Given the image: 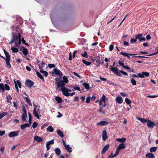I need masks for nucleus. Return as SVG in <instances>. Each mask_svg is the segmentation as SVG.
<instances>
[{
	"label": "nucleus",
	"mask_w": 158,
	"mask_h": 158,
	"mask_svg": "<svg viewBox=\"0 0 158 158\" xmlns=\"http://www.w3.org/2000/svg\"><path fill=\"white\" fill-rule=\"evenodd\" d=\"M54 139H52L50 141H48V142L51 144H53L54 143Z\"/></svg>",
	"instance_id": "nucleus-61"
},
{
	"label": "nucleus",
	"mask_w": 158,
	"mask_h": 158,
	"mask_svg": "<svg viewBox=\"0 0 158 158\" xmlns=\"http://www.w3.org/2000/svg\"><path fill=\"white\" fill-rule=\"evenodd\" d=\"M5 131H1L0 130V135L2 136L5 133Z\"/></svg>",
	"instance_id": "nucleus-57"
},
{
	"label": "nucleus",
	"mask_w": 158,
	"mask_h": 158,
	"mask_svg": "<svg viewBox=\"0 0 158 158\" xmlns=\"http://www.w3.org/2000/svg\"><path fill=\"white\" fill-rule=\"evenodd\" d=\"M86 89H89V84L86 83H84L82 84Z\"/></svg>",
	"instance_id": "nucleus-38"
},
{
	"label": "nucleus",
	"mask_w": 158,
	"mask_h": 158,
	"mask_svg": "<svg viewBox=\"0 0 158 158\" xmlns=\"http://www.w3.org/2000/svg\"><path fill=\"white\" fill-rule=\"evenodd\" d=\"M24 98L26 99V102L28 104L29 106H32V104L31 101L30 99L28 98V97H25Z\"/></svg>",
	"instance_id": "nucleus-29"
},
{
	"label": "nucleus",
	"mask_w": 158,
	"mask_h": 158,
	"mask_svg": "<svg viewBox=\"0 0 158 158\" xmlns=\"http://www.w3.org/2000/svg\"><path fill=\"white\" fill-rule=\"evenodd\" d=\"M34 139L36 141L39 142H41L43 141V139L37 135L35 136Z\"/></svg>",
	"instance_id": "nucleus-22"
},
{
	"label": "nucleus",
	"mask_w": 158,
	"mask_h": 158,
	"mask_svg": "<svg viewBox=\"0 0 158 158\" xmlns=\"http://www.w3.org/2000/svg\"><path fill=\"white\" fill-rule=\"evenodd\" d=\"M55 100L58 103H61L62 100L61 98L59 97H56Z\"/></svg>",
	"instance_id": "nucleus-32"
},
{
	"label": "nucleus",
	"mask_w": 158,
	"mask_h": 158,
	"mask_svg": "<svg viewBox=\"0 0 158 158\" xmlns=\"http://www.w3.org/2000/svg\"><path fill=\"white\" fill-rule=\"evenodd\" d=\"M149 73L146 72H143L141 73H138L139 77L142 78H144L145 77H148L149 76Z\"/></svg>",
	"instance_id": "nucleus-10"
},
{
	"label": "nucleus",
	"mask_w": 158,
	"mask_h": 158,
	"mask_svg": "<svg viewBox=\"0 0 158 158\" xmlns=\"http://www.w3.org/2000/svg\"><path fill=\"white\" fill-rule=\"evenodd\" d=\"M109 146L110 145L109 144L106 145L102 149V153L103 154H104L106 151L109 148Z\"/></svg>",
	"instance_id": "nucleus-19"
},
{
	"label": "nucleus",
	"mask_w": 158,
	"mask_h": 158,
	"mask_svg": "<svg viewBox=\"0 0 158 158\" xmlns=\"http://www.w3.org/2000/svg\"><path fill=\"white\" fill-rule=\"evenodd\" d=\"M4 54L6 56V65L8 68H10L11 67V65L10 63V58L8 52L5 50H4Z\"/></svg>",
	"instance_id": "nucleus-2"
},
{
	"label": "nucleus",
	"mask_w": 158,
	"mask_h": 158,
	"mask_svg": "<svg viewBox=\"0 0 158 158\" xmlns=\"http://www.w3.org/2000/svg\"><path fill=\"white\" fill-rule=\"evenodd\" d=\"M108 122L106 121H101L97 123V125L100 126H103L107 125Z\"/></svg>",
	"instance_id": "nucleus-16"
},
{
	"label": "nucleus",
	"mask_w": 158,
	"mask_h": 158,
	"mask_svg": "<svg viewBox=\"0 0 158 158\" xmlns=\"http://www.w3.org/2000/svg\"><path fill=\"white\" fill-rule=\"evenodd\" d=\"M21 36L20 33H19L18 36H15L14 35V34H13V38L12 39L14 40V42H15V46L16 47H18V41L19 40V39L21 38Z\"/></svg>",
	"instance_id": "nucleus-3"
},
{
	"label": "nucleus",
	"mask_w": 158,
	"mask_h": 158,
	"mask_svg": "<svg viewBox=\"0 0 158 158\" xmlns=\"http://www.w3.org/2000/svg\"><path fill=\"white\" fill-rule=\"evenodd\" d=\"M55 73L56 75H59L60 77L62 76V74L61 72H60V70L58 69H54L53 70L52 73L53 74Z\"/></svg>",
	"instance_id": "nucleus-12"
},
{
	"label": "nucleus",
	"mask_w": 158,
	"mask_h": 158,
	"mask_svg": "<svg viewBox=\"0 0 158 158\" xmlns=\"http://www.w3.org/2000/svg\"><path fill=\"white\" fill-rule=\"evenodd\" d=\"M126 46H128L129 45V43L128 42L125 41L123 43Z\"/></svg>",
	"instance_id": "nucleus-63"
},
{
	"label": "nucleus",
	"mask_w": 158,
	"mask_h": 158,
	"mask_svg": "<svg viewBox=\"0 0 158 158\" xmlns=\"http://www.w3.org/2000/svg\"><path fill=\"white\" fill-rule=\"evenodd\" d=\"M63 81L64 82V83H67L68 82V80L67 77L65 76H64L63 77Z\"/></svg>",
	"instance_id": "nucleus-41"
},
{
	"label": "nucleus",
	"mask_w": 158,
	"mask_h": 158,
	"mask_svg": "<svg viewBox=\"0 0 158 158\" xmlns=\"http://www.w3.org/2000/svg\"><path fill=\"white\" fill-rule=\"evenodd\" d=\"M56 83L58 87H63L65 85V83L63 80H60Z\"/></svg>",
	"instance_id": "nucleus-14"
},
{
	"label": "nucleus",
	"mask_w": 158,
	"mask_h": 158,
	"mask_svg": "<svg viewBox=\"0 0 158 158\" xmlns=\"http://www.w3.org/2000/svg\"><path fill=\"white\" fill-rule=\"evenodd\" d=\"M48 66V67L51 68H55V65L53 64H49Z\"/></svg>",
	"instance_id": "nucleus-55"
},
{
	"label": "nucleus",
	"mask_w": 158,
	"mask_h": 158,
	"mask_svg": "<svg viewBox=\"0 0 158 158\" xmlns=\"http://www.w3.org/2000/svg\"><path fill=\"white\" fill-rule=\"evenodd\" d=\"M148 127L149 128H153L155 125V123L150 120H148L147 122Z\"/></svg>",
	"instance_id": "nucleus-11"
},
{
	"label": "nucleus",
	"mask_w": 158,
	"mask_h": 158,
	"mask_svg": "<svg viewBox=\"0 0 158 158\" xmlns=\"http://www.w3.org/2000/svg\"><path fill=\"white\" fill-rule=\"evenodd\" d=\"M125 102L127 104H129L131 103V101L127 98H126L125 99Z\"/></svg>",
	"instance_id": "nucleus-42"
},
{
	"label": "nucleus",
	"mask_w": 158,
	"mask_h": 158,
	"mask_svg": "<svg viewBox=\"0 0 158 158\" xmlns=\"http://www.w3.org/2000/svg\"><path fill=\"white\" fill-rule=\"evenodd\" d=\"M47 131L49 132H52L53 131V129L52 126H49L47 128Z\"/></svg>",
	"instance_id": "nucleus-37"
},
{
	"label": "nucleus",
	"mask_w": 158,
	"mask_h": 158,
	"mask_svg": "<svg viewBox=\"0 0 158 158\" xmlns=\"http://www.w3.org/2000/svg\"><path fill=\"white\" fill-rule=\"evenodd\" d=\"M114 157V156L113 155H112V153L107 158H113Z\"/></svg>",
	"instance_id": "nucleus-64"
},
{
	"label": "nucleus",
	"mask_w": 158,
	"mask_h": 158,
	"mask_svg": "<svg viewBox=\"0 0 158 158\" xmlns=\"http://www.w3.org/2000/svg\"><path fill=\"white\" fill-rule=\"evenodd\" d=\"M23 113L22 117V119L23 121H24L26 120V118L27 117V111L24 106H23Z\"/></svg>",
	"instance_id": "nucleus-5"
},
{
	"label": "nucleus",
	"mask_w": 158,
	"mask_h": 158,
	"mask_svg": "<svg viewBox=\"0 0 158 158\" xmlns=\"http://www.w3.org/2000/svg\"><path fill=\"white\" fill-rule=\"evenodd\" d=\"M37 125L38 124L36 122H35L33 123L32 127L33 128H35L37 126Z\"/></svg>",
	"instance_id": "nucleus-47"
},
{
	"label": "nucleus",
	"mask_w": 158,
	"mask_h": 158,
	"mask_svg": "<svg viewBox=\"0 0 158 158\" xmlns=\"http://www.w3.org/2000/svg\"><path fill=\"white\" fill-rule=\"evenodd\" d=\"M34 84V82L30 80H28L26 81L25 85L29 88H31Z\"/></svg>",
	"instance_id": "nucleus-9"
},
{
	"label": "nucleus",
	"mask_w": 158,
	"mask_h": 158,
	"mask_svg": "<svg viewBox=\"0 0 158 158\" xmlns=\"http://www.w3.org/2000/svg\"><path fill=\"white\" fill-rule=\"evenodd\" d=\"M116 140L120 143H123L125 142L126 141V138H118L116 139Z\"/></svg>",
	"instance_id": "nucleus-25"
},
{
	"label": "nucleus",
	"mask_w": 158,
	"mask_h": 158,
	"mask_svg": "<svg viewBox=\"0 0 158 158\" xmlns=\"http://www.w3.org/2000/svg\"><path fill=\"white\" fill-rule=\"evenodd\" d=\"M11 49L14 53L17 52H19L18 49L16 48L11 47Z\"/></svg>",
	"instance_id": "nucleus-34"
},
{
	"label": "nucleus",
	"mask_w": 158,
	"mask_h": 158,
	"mask_svg": "<svg viewBox=\"0 0 158 158\" xmlns=\"http://www.w3.org/2000/svg\"><path fill=\"white\" fill-rule=\"evenodd\" d=\"M40 109H37L35 107L34 108L33 114L35 117H36L38 119H40V117L39 114H40Z\"/></svg>",
	"instance_id": "nucleus-4"
},
{
	"label": "nucleus",
	"mask_w": 158,
	"mask_h": 158,
	"mask_svg": "<svg viewBox=\"0 0 158 158\" xmlns=\"http://www.w3.org/2000/svg\"><path fill=\"white\" fill-rule=\"evenodd\" d=\"M114 48V45L113 44H111L109 47V49L110 51H112Z\"/></svg>",
	"instance_id": "nucleus-54"
},
{
	"label": "nucleus",
	"mask_w": 158,
	"mask_h": 158,
	"mask_svg": "<svg viewBox=\"0 0 158 158\" xmlns=\"http://www.w3.org/2000/svg\"><path fill=\"white\" fill-rule=\"evenodd\" d=\"M36 74L37 75V76L39 78H40V79H42L43 81H44V79L40 73L38 72H36Z\"/></svg>",
	"instance_id": "nucleus-35"
},
{
	"label": "nucleus",
	"mask_w": 158,
	"mask_h": 158,
	"mask_svg": "<svg viewBox=\"0 0 158 158\" xmlns=\"http://www.w3.org/2000/svg\"><path fill=\"white\" fill-rule=\"evenodd\" d=\"M72 88H73L74 89V90L73 89V91H74L75 90H77L78 91H80L81 90L80 88L79 87H74V86H73Z\"/></svg>",
	"instance_id": "nucleus-46"
},
{
	"label": "nucleus",
	"mask_w": 158,
	"mask_h": 158,
	"mask_svg": "<svg viewBox=\"0 0 158 158\" xmlns=\"http://www.w3.org/2000/svg\"><path fill=\"white\" fill-rule=\"evenodd\" d=\"M81 55L84 57H85L86 58L88 57V55L87 53V52L86 51L84 53L81 54Z\"/></svg>",
	"instance_id": "nucleus-48"
},
{
	"label": "nucleus",
	"mask_w": 158,
	"mask_h": 158,
	"mask_svg": "<svg viewBox=\"0 0 158 158\" xmlns=\"http://www.w3.org/2000/svg\"><path fill=\"white\" fill-rule=\"evenodd\" d=\"M0 89L2 90L4 89V86L3 84H0Z\"/></svg>",
	"instance_id": "nucleus-52"
},
{
	"label": "nucleus",
	"mask_w": 158,
	"mask_h": 158,
	"mask_svg": "<svg viewBox=\"0 0 158 158\" xmlns=\"http://www.w3.org/2000/svg\"><path fill=\"white\" fill-rule=\"evenodd\" d=\"M119 150L117 148L115 154L113 155L114 157L117 156L119 154Z\"/></svg>",
	"instance_id": "nucleus-51"
},
{
	"label": "nucleus",
	"mask_w": 158,
	"mask_h": 158,
	"mask_svg": "<svg viewBox=\"0 0 158 158\" xmlns=\"http://www.w3.org/2000/svg\"><path fill=\"white\" fill-rule=\"evenodd\" d=\"M137 119L139 121H140L142 123H144L147 122V120H148L145 119L144 118H140L139 117L137 118Z\"/></svg>",
	"instance_id": "nucleus-30"
},
{
	"label": "nucleus",
	"mask_w": 158,
	"mask_h": 158,
	"mask_svg": "<svg viewBox=\"0 0 158 158\" xmlns=\"http://www.w3.org/2000/svg\"><path fill=\"white\" fill-rule=\"evenodd\" d=\"M29 127V125L28 123H25L21 125V128L22 130H24L27 127Z\"/></svg>",
	"instance_id": "nucleus-24"
},
{
	"label": "nucleus",
	"mask_w": 158,
	"mask_h": 158,
	"mask_svg": "<svg viewBox=\"0 0 158 158\" xmlns=\"http://www.w3.org/2000/svg\"><path fill=\"white\" fill-rule=\"evenodd\" d=\"M125 147V145L123 143H122L119 145L117 148L120 151L121 149H124Z\"/></svg>",
	"instance_id": "nucleus-20"
},
{
	"label": "nucleus",
	"mask_w": 158,
	"mask_h": 158,
	"mask_svg": "<svg viewBox=\"0 0 158 158\" xmlns=\"http://www.w3.org/2000/svg\"><path fill=\"white\" fill-rule=\"evenodd\" d=\"M55 152L56 154L58 156H59L60 155L61 151L59 148H56L55 149Z\"/></svg>",
	"instance_id": "nucleus-21"
},
{
	"label": "nucleus",
	"mask_w": 158,
	"mask_h": 158,
	"mask_svg": "<svg viewBox=\"0 0 158 158\" xmlns=\"http://www.w3.org/2000/svg\"><path fill=\"white\" fill-rule=\"evenodd\" d=\"M143 35L142 34H140L136 35L135 37L136 39L139 40L140 41H145L146 39L145 38L143 37Z\"/></svg>",
	"instance_id": "nucleus-8"
},
{
	"label": "nucleus",
	"mask_w": 158,
	"mask_h": 158,
	"mask_svg": "<svg viewBox=\"0 0 158 158\" xmlns=\"http://www.w3.org/2000/svg\"><path fill=\"white\" fill-rule=\"evenodd\" d=\"M73 73L75 75L78 77L80 78H81V77L79 75H78L77 73H75V72H73Z\"/></svg>",
	"instance_id": "nucleus-60"
},
{
	"label": "nucleus",
	"mask_w": 158,
	"mask_h": 158,
	"mask_svg": "<svg viewBox=\"0 0 158 158\" xmlns=\"http://www.w3.org/2000/svg\"><path fill=\"white\" fill-rule=\"evenodd\" d=\"M146 156L148 158H155L154 155L150 153H148L146 155Z\"/></svg>",
	"instance_id": "nucleus-23"
},
{
	"label": "nucleus",
	"mask_w": 158,
	"mask_h": 158,
	"mask_svg": "<svg viewBox=\"0 0 158 158\" xmlns=\"http://www.w3.org/2000/svg\"><path fill=\"white\" fill-rule=\"evenodd\" d=\"M57 133L61 137H63L64 136L63 132L62 131H61L60 130H58L57 131Z\"/></svg>",
	"instance_id": "nucleus-27"
},
{
	"label": "nucleus",
	"mask_w": 158,
	"mask_h": 158,
	"mask_svg": "<svg viewBox=\"0 0 158 158\" xmlns=\"http://www.w3.org/2000/svg\"><path fill=\"white\" fill-rule=\"evenodd\" d=\"M111 70L114 73V74H116L119 76H121V73H122L125 75H127V73L122 70H119L117 67L112 68L111 66Z\"/></svg>",
	"instance_id": "nucleus-1"
},
{
	"label": "nucleus",
	"mask_w": 158,
	"mask_h": 158,
	"mask_svg": "<svg viewBox=\"0 0 158 158\" xmlns=\"http://www.w3.org/2000/svg\"><path fill=\"white\" fill-rule=\"evenodd\" d=\"M120 94L123 97H128V94L126 93H120Z\"/></svg>",
	"instance_id": "nucleus-50"
},
{
	"label": "nucleus",
	"mask_w": 158,
	"mask_h": 158,
	"mask_svg": "<svg viewBox=\"0 0 158 158\" xmlns=\"http://www.w3.org/2000/svg\"><path fill=\"white\" fill-rule=\"evenodd\" d=\"M146 39L147 40H149L151 38V37L150 36V35H148L146 36Z\"/></svg>",
	"instance_id": "nucleus-58"
},
{
	"label": "nucleus",
	"mask_w": 158,
	"mask_h": 158,
	"mask_svg": "<svg viewBox=\"0 0 158 158\" xmlns=\"http://www.w3.org/2000/svg\"><path fill=\"white\" fill-rule=\"evenodd\" d=\"M116 102L119 104H121L123 102V99L120 96L117 97L115 98Z\"/></svg>",
	"instance_id": "nucleus-17"
},
{
	"label": "nucleus",
	"mask_w": 158,
	"mask_h": 158,
	"mask_svg": "<svg viewBox=\"0 0 158 158\" xmlns=\"http://www.w3.org/2000/svg\"><path fill=\"white\" fill-rule=\"evenodd\" d=\"M157 150V148L156 147H151L150 149V152H155Z\"/></svg>",
	"instance_id": "nucleus-36"
},
{
	"label": "nucleus",
	"mask_w": 158,
	"mask_h": 158,
	"mask_svg": "<svg viewBox=\"0 0 158 158\" xmlns=\"http://www.w3.org/2000/svg\"><path fill=\"white\" fill-rule=\"evenodd\" d=\"M131 82L133 85H136V81L133 78H131Z\"/></svg>",
	"instance_id": "nucleus-40"
},
{
	"label": "nucleus",
	"mask_w": 158,
	"mask_h": 158,
	"mask_svg": "<svg viewBox=\"0 0 158 158\" xmlns=\"http://www.w3.org/2000/svg\"><path fill=\"white\" fill-rule=\"evenodd\" d=\"M4 89L6 90L9 91L10 89V87L7 84H6L4 85Z\"/></svg>",
	"instance_id": "nucleus-43"
},
{
	"label": "nucleus",
	"mask_w": 158,
	"mask_h": 158,
	"mask_svg": "<svg viewBox=\"0 0 158 158\" xmlns=\"http://www.w3.org/2000/svg\"><path fill=\"white\" fill-rule=\"evenodd\" d=\"M120 53L121 54V55L127 57L129 59L130 58V57L129 56H133V55H136V54H128L127 53H124L123 52H120Z\"/></svg>",
	"instance_id": "nucleus-18"
},
{
	"label": "nucleus",
	"mask_w": 158,
	"mask_h": 158,
	"mask_svg": "<svg viewBox=\"0 0 158 158\" xmlns=\"http://www.w3.org/2000/svg\"><path fill=\"white\" fill-rule=\"evenodd\" d=\"M137 39H131V43H133L134 42H135L137 41Z\"/></svg>",
	"instance_id": "nucleus-56"
},
{
	"label": "nucleus",
	"mask_w": 158,
	"mask_h": 158,
	"mask_svg": "<svg viewBox=\"0 0 158 158\" xmlns=\"http://www.w3.org/2000/svg\"><path fill=\"white\" fill-rule=\"evenodd\" d=\"M6 98L7 99L10 100H11L12 99V98L10 95H8L6 96Z\"/></svg>",
	"instance_id": "nucleus-59"
},
{
	"label": "nucleus",
	"mask_w": 158,
	"mask_h": 158,
	"mask_svg": "<svg viewBox=\"0 0 158 158\" xmlns=\"http://www.w3.org/2000/svg\"><path fill=\"white\" fill-rule=\"evenodd\" d=\"M158 97V95H148L147 96V97L148 98H156Z\"/></svg>",
	"instance_id": "nucleus-45"
},
{
	"label": "nucleus",
	"mask_w": 158,
	"mask_h": 158,
	"mask_svg": "<svg viewBox=\"0 0 158 158\" xmlns=\"http://www.w3.org/2000/svg\"><path fill=\"white\" fill-rule=\"evenodd\" d=\"M82 62L84 64H86L87 66H89V65H90L91 64V62L87 61H86L85 60H82Z\"/></svg>",
	"instance_id": "nucleus-33"
},
{
	"label": "nucleus",
	"mask_w": 158,
	"mask_h": 158,
	"mask_svg": "<svg viewBox=\"0 0 158 158\" xmlns=\"http://www.w3.org/2000/svg\"><path fill=\"white\" fill-rule=\"evenodd\" d=\"M15 86H16V85L17 86H19L20 88H21V82L19 80H17L16 81H15Z\"/></svg>",
	"instance_id": "nucleus-26"
},
{
	"label": "nucleus",
	"mask_w": 158,
	"mask_h": 158,
	"mask_svg": "<svg viewBox=\"0 0 158 158\" xmlns=\"http://www.w3.org/2000/svg\"><path fill=\"white\" fill-rule=\"evenodd\" d=\"M91 99L90 97H88L86 99V102L87 103H89L90 102V100Z\"/></svg>",
	"instance_id": "nucleus-53"
},
{
	"label": "nucleus",
	"mask_w": 158,
	"mask_h": 158,
	"mask_svg": "<svg viewBox=\"0 0 158 158\" xmlns=\"http://www.w3.org/2000/svg\"><path fill=\"white\" fill-rule=\"evenodd\" d=\"M64 147L69 152H72L71 148L69 146V145H66Z\"/></svg>",
	"instance_id": "nucleus-28"
},
{
	"label": "nucleus",
	"mask_w": 158,
	"mask_h": 158,
	"mask_svg": "<svg viewBox=\"0 0 158 158\" xmlns=\"http://www.w3.org/2000/svg\"><path fill=\"white\" fill-rule=\"evenodd\" d=\"M61 90L64 95L67 97L69 96L68 93V89L64 87H62L61 88Z\"/></svg>",
	"instance_id": "nucleus-7"
},
{
	"label": "nucleus",
	"mask_w": 158,
	"mask_h": 158,
	"mask_svg": "<svg viewBox=\"0 0 158 158\" xmlns=\"http://www.w3.org/2000/svg\"><path fill=\"white\" fill-rule=\"evenodd\" d=\"M118 64L120 66H122L123 68H124V67H125V65H124V63L123 62L121 61L120 60L119 61Z\"/></svg>",
	"instance_id": "nucleus-49"
},
{
	"label": "nucleus",
	"mask_w": 158,
	"mask_h": 158,
	"mask_svg": "<svg viewBox=\"0 0 158 158\" xmlns=\"http://www.w3.org/2000/svg\"><path fill=\"white\" fill-rule=\"evenodd\" d=\"M23 54L25 56L27 55L28 53V51L27 49L23 48Z\"/></svg>",
	"instance_id": "nucleus-31"
},
{
	"label": "nucleus",
	"mask_w": 158,
	"mask_h": 158,
	"mask_svg": "<svg viewBox=\"0 0 158 158\" xmlns=\"http://www.w3.org/2000/svg\"><path fill=\"white\" fill-rule=\"evenodd\" d=\"M105 102L106 96L104 95H103L101 99L99 102L100 105L105 106H106Z\"/></svg>",
	"instance_id": "nucleus-6"
},
{
	"label": "nucleus",
	"mask_w": 158,
	"mask_h": 158,
	"mask_svg": "<svg viewBox=\"0 0 158 158\" xmlns=\"http://www.w3.org/2000/svg\"><path fill=\"white\" fill-rule=\"evenodd\" d=\"M99 112L102 113L103 114H105V110H103L101 108H100V110H99Z\"/></svg>",
	"instance_id": "nucleus-62"
},
{
	"label": "nucleus",
	"mask_w": 158,
	"mask_h": 158,
	"mask_svg": "<svg viewBox=\"0 0 158 158\" xmlns=\"http://www.w3.org/2000/svg\"><path fill=\"white\" fill-rule=\"evenodd\" d=\"M102 139L103 141H106L108 138L107 133L105 130H104L102 131Z\"/></svg>",
	"instance_id": "nucleus-15"
},
{
	"label": "nucleus",
	"mask_w": 158,
	"mask_h": 158,
	"mask_svg": "<svg viewBox=\"0 0 158 158\" xmlns=\"http://www.w3.org/2000/svg\"><path fill=\"white\" fill-rule=\"evenodd\" d=\"M7 113L6 112H2L0 114V116H1V117L2 118L4 117V116H5L7 114Z\"/></svg>",
	"instance_id": "nucleus-44"
},
{
	"label": "nucleus",
	"mask_w": 158,
	"mask_h": 158,
	"mask_svg": "<svg viewBox=\"0 0 158 158\" xmlns=\"http://www.w3.org/2000/svg\"><path fill=\"white\" fill-rule=\"evenodd\" d=\"M40 73L44 74V76H45L46 77H47L48 76V73L47 71H45L40 70Z\"/></svg>",
	"instance_id": "nucleus-39"
},
{
	"label": "nucleus",
	"mask_w": 158,
	"mask_h": 158,
	"mask_svg": "<svg viewBox=\"0 0 158 158\" xmlns=\"http://www.w3.org/2000/svg\"><path fill=\"white\" fill-rule=\"evenodd\" d=\"M19 135V133L15 131H11L8 134V136L10 137H14L18 136Z\"/></svg>",
	"instance_id": "nucleus-13"
}]
</instances>
